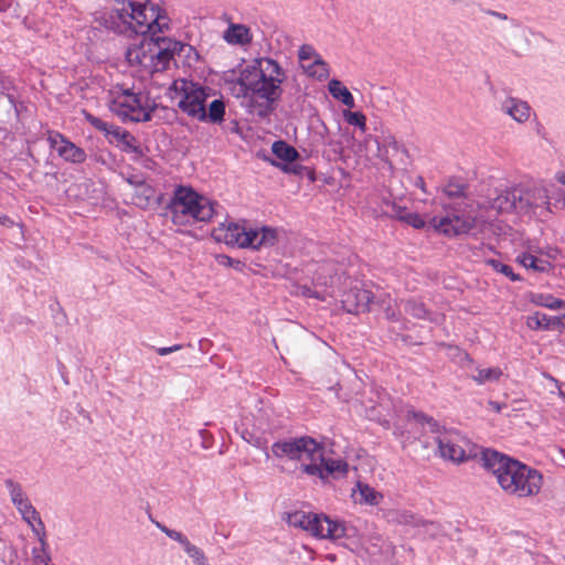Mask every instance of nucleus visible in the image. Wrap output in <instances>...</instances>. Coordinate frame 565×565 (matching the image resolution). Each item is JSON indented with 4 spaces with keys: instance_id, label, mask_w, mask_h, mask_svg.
I'll return each instance as SVG.
<instances>
[{
    "instance_id": "12",
    "label": "nucleus",
    "mask_w": 565,
    "mask_h": 565,
    "mask_svg": "<svg viewBox=\"0 0 565 565\" xmlns=\"http://www.w3.org/2000/svg\"><path fill=\"white\" fill-rule=\"evenodd\" d=\"M321 459L310 460L301 466V472L318 477L320 480L326 481L329 477L334 479L342 478L348 473L349 465L342 459L326 458L324 447L320 444Z\"/></svg>"
},
{
    "instance_id": "62",
    "label": "nucleus",
    "mask_w": 565,
    "mask_h": 565,
    "mask_svg": "<svg viewBox=\"0 0 565 565\" xmlns=\"http://www.w3.org/2000/svg\"><path fill=\"white\" fill-rule=\"evenodd\" d=\"M375 143H376L377 151H380V145H379V142L376 140H375Z\"/></svg>"
},
{
    "instance_id": "13",
    "label": "nucleus",
    "mask_w": 565,
    "mask_h": 565,
    "mask_svg": "<svg viewBox=\"0 0 565 565\" xmlns=\"http://www.w3.org/2000/svg\"><path fill=\"white\" fill-rule=\"evenodd\" d=\"M438 449L444 458L450 459L455 462H462L467 459L466 450L462 444L466 440L459 433L454 430H444L443 434L436 438Z\"/></svg>"
},
{
    "instance_id": "27",
    "label": "nucleus",
    "mask_w": 565,
    "mask_h": 565,
    "mask_svg": "<svg viewBox=\"0 0 565 565\" xmlns=\"http://www.w3.org/2000/svg\"><path fill=\"white\" fill-rule=\"evenodd\" d=\"M516 262L524 266L526 269H532L535 273H546L551 268V263L535 257L532 254L523 253L516 257Z\"/></svg>"
},
{
    "instance_id": "1",
    "label": "nucleus",
    "mask_w": 565,
    "mask_h": 565,
    "mask_svg": "<svg viewBox=\"0 0 565 565\" xmlns=\"http://www.w3.org/2000/svg\"><path fill=\"white\" fill-rule=\"evenodd\" d=\"M168 29V19L157 12L154 6L147 7L135 1L132 31L137 34L149 35L140 45L127 50V60L130 65L140 66L150 73L166 71L175 56L196 52L193 46L169 38L159 36L158 33Z\"/></svg>"
},
{
    "instance_id": "46",
    "label": "nucleus",
    "mask_w": 565,
    "mask_h": 565,
    "mask_svg": "<svg viewBox=\"0 0 565 565\" xmlns=\"http://www.w3.org/2000/svg\"><path fill=\"white\" fill-rule=\"evenodd\" d=\"M300 292H301L302 296L308 297V298H316V299H319V300H324V295H322L321 292L312 289L309 286H301L300 287Z\"/></svg>"
},
{
    "instance_id": "35",
    "label": "nucleus",
    "mask_w": 565,
    "mask_h": 565,
    "mask_svg": "<svg viewBox=\"0 0 565 565\" xmlns=\"http://www.w3.org/2000/svg\"><path fill=\"white\" fill-rule=\"evenodd\" d=\"M486 264L489 265L490 267H492V269H494L495 271L501 273L502 275L508 277L511 281H521L522 280V277L520 275L514 274L511 266L505 265L498 259H493V258L486 259Z\"/></svg>"
},
{
    "instance_id": "11",
    "label": "nucleus",
    "mask_w": 565,
    "mask_h": 565,
    "mask_svg": "<svg viewBox=\"0 0 565 565\" xmlns=\"http://www.w3.org/2000/svg\"><path fill=\"white\" fill-rule=\"evenodd\" d=\"M85 119L95 129L102 131L110 143H116V146L120 147L122 151L136 153L138 156L142 154L140 147L136 145V138L128 130L121 129L119 126L108 124L89 113H85Z\"/></svg>"
},
{
    "instance_id": "6",
    "label": "nucleus",
    "mask_w": 565,
    "mask_h": 565,
    "mask_svg": "<svg viewBox=\"0 0 565 565\" xmlns=\"http://www.w3.org/2000/svg\"><path fill=\"white\" fill-rule=\"evenodd\" d=\"M285 520L290 526L305 530L319 539L338 540L348 536V529L344 523L332 521L326 515L295 511L286 513Z\"/></svg>"
},
{
    "instance_id": "8",
    "label": "nucleus",
    "mask_w": 565,
    "mask_h": 565,
    "mask_svg": "<svg viewBox=\"0 0 565 565\" xmlns=\"http://www.w3.org/2000/svg\"><path fill=\"white\" fill-rule=\"evenodd\" d=\"M468 204L455 203L450 206L452 213H448L443 217H431L428 227L441 233L448 237L466 234L475 227V217L470 215H461Z\"/></svg>"
},
{
    "instance_id": "21",
    "label": "nucleus",
    "mask_w": 565,
    "mask_h": 565,
    "mask_svg": "<svg viewBox=\"0 0 565 565\" xmlns=\"http://www.w3.org/2000/svg\"><path fill=\"white\" fill-rule=\"evenodd\" d=\"M408 207L404 204V200L392 199L391 196H385L381 202V212L382 214L402 221L405 218V214Z\"/></svg>"
},
{
    "instance_id": "7",
    "label": "nucleus",
    "mask_w": 565,
    "mask_h": 565,
    "mask_svg": "<svg viewBox=\"0 0 565 565\" xmlns=\"http://www.w3.org/2000/svg\"><path fill=\"white\" fill-rule=\"evenodd\" d=\"M271 451L277 458L287 457L298 461L300 470L301 466L310 460L321 459L320 444L309 436L276 441L271 446Z\"/></svg>"
},
{
    "instance_id": "26",
    "label": "nucleus",
    "mask_w": 565,
    "mask_h": 565,
    "mask_svg": "<svg viewBox=\"0 0 565 565\" xmlns=\"http://www.w3.org/2000/svg\"><path fill=\"white\" fill-rule=\"evenodd\" d=\"M328 88L332 97L339 99L347 107L353 108L355 106L352 94L339 79H331Z\"/></svg>"
},
{
    "instance_id": "45",
    "label": "nucleus",
    "mask_w": 565,
    "mask_h": 565,
    "mask_svg": "<svg viewBox=\"0 0 565 565\" xmlns=\"http://www.w3.org/2000/svg\"><path fill=\"white\" fill-rule=\"evenodd\" d=\"M67 140L68 139H66L62 134H60L57 131L49 132L47 141H49L51 148H53L55 150L60 145H64V142H66Z\"/></svg>"
},
{
    "instance_id": "10",
    "label": "nucleus",
    "mask_w": 565,
    "mask_h": 565,
    "mask_svg": "<svg viewBox=\"0 0 565 565\" xmlns=\"http://www.w3.org/2000/svg\"><path fill=\"white\" fill-rule=\"evenodd\" d=\"M180 90L182 94L178 107L181 111L193 119L205 121V104L210 96L206 88L193 82L182 81Z\"/></svg>"
},
{
    "instance_id": "37",
    "label": "nucleus",
    "mask_w": 565,
    "mask_h": 565,
    "mask_svg": "<svg viewBox=\"0 0 565 565\" xmlns=\"http://www.w3.org/2000/svg\"><path fill=\"white\" fill-rule=\"evenodd\" d=\"M156 525L168 537H170L171 540H173V541L178 542L179 544H181L183 550H185L191 544L189 539L183 533H181L179 531H175V530H172V529H169L168 526H166V525H163L161 523H156Z\"/></svg>"
},
{
    "instance_id": "50",
    "label": "nucleus",
    "mask_w": 565,
    "mask_h": 565,
    "mask_svg": "<svg viewBox=\"0 0 565 565\" xmlns=\"http://www.w3.org/2000/svg\"><path fill=\"white\" fill-rule=\"evenodd\" d=\"M483 12L487 14V15H490V17H493V18H497L501 21H507L509 20V17L505 14V13H502V12H499V11H495V10H491V9H487V10H483Z\"/></svg>"
},
{
    "instance_id": "44",
    "label": "nucleus",
    "mask_w": 565,
    "mask_h": 565,
    "mask_svg": "<svg viewBox=\"0 0 565 565\" xmlns=\"http://www.w3.org/2000/svg\"><path fill=\"white\" fill-rule=\"evenodd\" d=\"M216 259H217L220 265H224V266H228V267H234L237 270H241L242 267H243V263L241 260L233 259V258H231L230 256H226V255H218L216 257Z\"/></svg>"
},
{
    "instance_id": "49",
    "label": "nucleus",
    "mask_w": 565,
    "mask_h": 565,
    "mask_svg": "<svg viewBox=\"0 0 565 565\" xmlns=\"http://www.w3.org/2000/svg\"><path fill=\"white\" fill-rule=\"evenodd\" d=\"M426 426L429 428L431 433H436L438 435L443 434L440 430V425L433 417L427 419Z\"/></svg>"
},
{
    "instance_id": "25",
    "label": "nucleus",
    "mask_w": 565,
    "mask_h": 565,
    "mask_svg": "<svg viewBox=\"0 0 565 565\" xmlns=\"http://www.w3.org/2000/svg\"><path fill=\"white\" fill-rule=\"evenodd\" d=\"M467 184L459 182L457 180H449L447 184L444 186L443 192L454 201V203L449 204V207L454 205L455 203H463L467 199Z\"/></svg>"
},
{
    "instance_id": "55",
    "label": "nucleus",
    "mask_w": 565,
    "mask_h": 565,
    "mask_svg": "<svg viewBox=\"0 0 565 565\" xmlns=\"http://www.w3.org/2000/svg\"><path fill=\"white\" fill-rule=\"evenodd\" d=\"M14 3V0H0V11H8Z\"/></svg>"
},
{
    "instance_id": "43",
    "label": "nucleus",
    "mask_w": 565,
    "mask_h": 565,
    "mask_svg": "<svg viewBox=\"0 0 565 565\" xmlns=\"http://www.w3.org/2000/svg\"><path fill=\"white\" fill-rule=\"evenodd\" d=\"M242 437L250 445L259 449H266V440L263 437L255 436L249 431H244Z\"/></svg>"
},
{
    "instance_id": "58",
    "label": "nucleus",
    "mask_w": 565,
    "mask_h": 565,
    "mask_svg": "<svg viewBox=\"0 0 565 565\" xmlns=\"http://www.w3.org/2000/svg\"><path fill=\"white\" fill-rule=\"evenodd\" d=\"M449 6H459L466 3L467 0H445Z\"/></svg>"
},
{
    "instance_id": "30",
    "label": "nucleus",
    "mask_w": 565,
    "mask_h": 565,
    "mask_svg": "<svg viewBox=\"0 0 565 565\" xmlns=\"http://www.w3.org/2000/svg\"><path fill=\"white\" fill-rule=\"evenodd\" d=\"M26 524L31 527L33 534L38 537L40 542L41 551L44 553V561L51 562V555L47 551L49 545L46 542L45 526L41 516L39 515V519H32L31 523Z\"/></svg>"
},
{
    "instance_id": "59",
    "label": "nucleus",
    "mask_w": 565,
    "mask_h": 565,
    "mask_svg": "<svg viewBox=\"0 0 565 565\" xmlns=\"http://www.w3.org/2000/svg\"><path fill=\"white\" fill-rule=\"evenodd\" d=\"M558 182H561L562 184L565 185V173H562L559 177H558Z\"/></svg>"
},
{
    "instance_id": "3",
    "label": "nucleus",
    "mask_w": 565,
    "mask_h": 565,
    "mask_svg": "<svg viewBox=\"0 0 565 565\" xmlns=\"http://www.w3.org/2000/svg\"><path fill=\"white\" fill-rule=\"evenodd\" d=\"M482 461L508 495L521 499L540 493L543 475L539 470L495 450L483 451Z\"/></svg>"
},
{
    "instance_id": "34",
    "label": "nucleus",
    "mask_w": 565,
    "mask_h": 565,
    "mask_svg": "<svg viewBox=\"0 0 565 565\" xmlns=\"http://www.w3.org/2000/svg\"><path fill=\"white\" fill-rule=\"evenodd\" d=\"M225 104L222 99H214L205 108V121L211 124H221L224 120Z\"/></svg>"
},
{
    "instance_id": "29",
    "label": "nucleus",
    "mask_w": 565,
    "mask_h": 565,
    "mask_svg": "<svg viewBox=\"0 0 565 565\" xmlns=\"http://www.w3.org/2000/svg\"><path fill=\"white\" fill-rule=\"evenodd\" d=\"M403 310L405 313L409 315L416 319H427L429 321H434L431 313L426 309L425 305L415 299H408L402 301Z\"/></svg>"
},
{
    "instance_id": "32",
    "label": "nucleus",
    "mask_w": 565,
    "mask_h": 565,
    "mask_svg": "<svg viewBox=\"0 0 565 565\" xmlns=\"http://www.w3.org/2000/svg\"><path fill=\"white\" fill-rule=\"evenodd\" d=\"M305 72L319 81L327 79L329 76V65L322 57L315 60L308 64H302Z\"/></svg>"
},
{
    "instance_id": "63",
    "label": "nucleus",
    "mask_w": 565,
    "mask_h": 565,
    "mask_svg": "<svg viewBox=\"0 0 565 565\" xmlns=\"http://www.w3.org/2000/svg\"><path fill=\"white\" fill-rule=\"evenodd\" d=\"M563 318H564V320H565V313L563 315Z\"/></svg>"
},
{
    "instance_id": "14",
    "label": "nucleus",
    "mask_w": 565,
    "mask_h": 565,
    "mask_svg": "<svg viewBox=\"0 0 565 565\" xmlns=\"http://www.w3.org/2000/svg\"><path fill=\"white\" fill-rule=\"evenodd\" d=\"M4 484L9 491L11 502L21 514L22 520L25 523H31L32 519H39L40 513L30 502L21 484L12 479H7Z\"/></svg>"
},
{
    "instance_id": "31",
    "label": "nucleus",
    "mask_w": 565,
    "mask_h": 565,
    "mask_svg": "<svg viewBox=\"0 0 565 565\" xmlns=\"http://www.w3.org/2000/svg\"><path fill=\"white\" fill-rule=\"evenodd\" d=\"M359 498L356 501L370 505H377L383 495L366 483L358 482Z\"/></svg>"
},
{
    "instance_id": "28",
    "label": "nucleus",
    "mask_w": 565,
    "mask_h": 565,
    "mask_svg": "<svg viewBox=\"0 0 565 565\" xmlns=\"http://www.w3.org/2000/svg\"><path fill=\"white\" fill-rule=\"evenodd\" d=\"M273 153L285 163L295 162L299 158V152L286 141L278 140L271 146Z\"/></svg>"
},
{
    "instance_id": "47",
    "label": "nucleus",
    "mask_w": 565,
    "mask_h": 565,
    "mask_svg": "<svg viewBox=\"0 0 565 565\" xmlns=\"http://www.w3.org/2000/svg\"><path fill=\"white\" fill-rule=\"evenodd\" d=\"M280 168L284 172L292 173V174H300L303 169L302 166L295 163V162L285 163L282 166H280Z\"/></svg>"
},
{
    "instance_id": "57",
    "label": "nucleus",
    "mask_w": 565,
    "mask_h": 565,
    "mask_svg": "<svg viewBox=\"0 0 565 565\" xmlns=\"http://www.w3.org/2000/svg\"><path fill=\"white\" fill-rule=\"evenodd\" d=\"M385 316L388 320H397L395 311L390 306L385 308Z\"/></svg>"
},
{
    "instance_id": "39",
    "label": "nucleus",
    "mask_w": 565,
    "mask_h": 565,
    "mask_svg": "<svg viewBox=\"0 0 565 565\" xmlns=\"http://www.w3.org/2000/svg\"><path fill=\"white\" fill-rule=\"evenodd\" d=\"M321 56L316 52V50L308 44H303L300 46L298 51V58L302 64H308L310 62H313L315 60L320 58Z\"/></svg>"
},
{
    "instance_id": "40",
    "label": "nucleus",
    "mask_w": 565,
    "mask_h": 565,
    "mask_svg": "<svg viewBox=\"0 0 565 565\" xmlns=\"http://www.w3.org/2000/svg\"><path fill=\"white\" fill-rule=\"evenodd\" d=\"M13 89V82L0 71V95H4L11 106H14V96L10 93Z\"/></svg>"
},
{
    "instance_id": "38",
    "label": "nucleus",
    "mask_w": 565,
    "mask_h": 565,
    "mask_svg": "<svg viewBox=\"0 0 565 565\" xmlns=\"http://www.w3.org/2000/svg\"><path fill=\"white\" fill-rule=\"evenodd\" d=\"M184 552L192 558L195 565H210L204 552L194 544H190Z\"/></svg>"
},
{
    "instance_id": "4",
    "label": "nucleus",
    "mask_w": 565,
    "mask_h": 565,
    "mask_svg": "<svg viewBox=\"0 0 565 565\" xmlns=\"http://www.w3.org/2000/svg\"><path fill=\"white\" fill-rule=\"evenodd\" d=\"M218 204L192 188L179 185L167 209L171 212L172 222L177 225H192L209 222L216 214Z\"/></svg>"
},
{
    "instance_id": "18",
    "label": "nucleus",
    "mask_w": 565,
    "mask_h": 565,
    "mask_svg": "<svg viewBox=\"0 0 565 565\" xmlns=\"http://www.w3.org/2000/svg\"><path fill=\"white\" fill-rule=\"evenodd\" d=\"M135 12V1L132 0H116L114 7L109 11V19L113 23L120 21L127 24L132 30Z\"/></svg>"
},
{
    "instance_id": "2",
    "label": "nucleus",
    "mask_w": 565,
    "mask_h": 565,
    "mask_svg": "<svg viewBox=\"0 0 565 565\" xmlns=\"http://www.w3.org/2000/svg\"><path fill=\"white\" fill-rule=\"evenodd\" d=\"M285 79L284 68L269 57L256 58L243 68L237 83L247 98L249 111L260 118L268 117L280 99Z\"/></svg>"
},
{
    "instance_id": "19",
    "label": "nucleus",
    "mask_w": 565,
    "mask_h": 565,
    "mask_svg": "<svg viewBox=\"0 0 565 565\" xmlns=\"http://www.w3.org/2000/svg\"><path fill=\"white\" fill-rule=\"evenodd\" d=\"M562 317H552L542 312H535L527 317L526 324L532 330H562L564 327Z\"/></svg>"
},
{
    "instance_id": "61",
    "label": "nucleus",
    "mask_w": 565,
    "mask_h": 565,
    "mask_svg": "<svg viewBox=\"0 0 565 565\" xmlns=\"http://www.w3.org/2000/svg\"><path fill=\"white\" fill-rule=\"evenodd\" d=\"M419 186H420L422 189H424V180H423V178H419Z\"/></svg>"
},
{
    "instance_id": "54",
    "label": "nucleus",
    "mask_w": 565,
    "mask_h": 565,
    "mask_svg": "<svg viewBox=\"0 0 565 565\" xmlns=\"http://www.w3.org/2000/svg\"><path fill=\"white\" fill-rule=\"evenodd\" d=\"M437 527L434 526H423L425 529V533L430 537H435L439 533V525L435 523Z\"/></svg>"
},
{
    "instance_id": "56",
    "label": "nucleus",
    "mask_w": 565,
    "mask_h": 565,
    "mask_svg": "<svg viewBox=\"0 0 565 565\" xmlns=\"http://www.w3.org/2000/svg\"><path fill=\"white\" fill-rule=\"evenodd\" d=\"M0 224L6 226H12L13 221L9 216L2 214L0 215Z\"/></svg>"
},
{
    "instance_id": "9",
    "label": "nucleus",
    "mask_w": 565,
    "mask_h": 565,
    "mask_svg": "<svg viewBox=\"0 0 565 565\" xmlns=\"http://www.w3.org/2000/svg\"><path fill=\"white\" fill-rule=\"evenodd\" d=\"M111 110L124 121L145 122L151 120L153 109L143 103V97L140 94L125 90L114 99Z\"/></svg>"
},
{
    "instance_id": "41",
    "label": "nucleus",
    "mask_w": 565,
    "mask_h": 565,
    "mask_svg": "<svg viewBox=\"0 0 565 565\" xmlns=\"http://www.w3.org/2000/svg\"><path fill=\"white\" fill-rule=\"evenodd\" d=\"M344 117L350 125L359 127L362 131L365 130L366 118L362 113L347 111V113H344Z\"/></svg>"
},
{
    "instance_id": "36",
    "label": "nucleus",
    "mask_w": 565,
    "mask_h": 565,
    "mask_svg": "<svg viewBox=\"0 0 565 565\" xmlns=\"http://www.w3.org/2000/svg\"><path fill=\"white\" fill-rule=\"evenodd\" d=\"M532 302L552 310L559 309V299L550 294H535L532 296Z\"/></svg>"
},
{
    "instance_id": "16",
    "label": "nucleus",
    "mask_w": 565,
    "mask_h": 565,
    "mask_svg": "<svg viewBox=\"0 0 565 565\" xmlns=\"http://www.w3.org/2000/svg\"><path fill=\"white\" fill-rule=\"evenodd\" d=\"M500 109L519 124L526 122L532 110L527 102L512 96H507L501 102Z\"/></svg>"
},
{
    "instance_id": "17",
    "label": "nucleus",
    "mask_w": 565,
    "mask_h": 565,
    "mask_svg": "<svg viewBox=\"0 0 565 565\" xmlns=\"http://www.w3.org/2000/svg\"><path fill=\"white\" fill-rule=\"evenodd\" d=\"M515 210L521 212H526L532 207L539 206L540 200L542 201V204L546 206L550 205L548 196L546 195L545 190L523 191L521 189L515 188Z\"/></svg>"
},
{
    "instance_id": "52",
    "label": "nucleus",
    "mask_w": 565,
    "mask_h": 565,
    "mask_svg": "<svg viewBox=\"0 0 565 565\" xmlns=\"http://www.w3.org/2000/svg\"><path fill=\"white\" fill-rule=\"evenodd\" d=\"M33 557L36 563H43L44 565H49L50 562L44 561V553L40 550H33Z\"/></svg>"
},
{
    "instance_id": "5",
    "label": "nucleus",
    "mask_w": 565,
    "mask_h": 565,
    "mask_svg": "<svg viewBox=\"0 0 565 565\" xmlns=\"http://www.w3.org/2000/svg\"><path fill=\"white\" fill-rule=\"evenodd\" d=\"M217 239H223L227 245H236L241 248L262 249L269 248L277 244L278 233L276 230L263 226L262 228H247L237 223L224 224L217 230Z\"/></svg>"
},
{
    "instance_id": "42",
    "label": "nucleus",
    "mask_w": 565,
    "mask_h": 565,
    "mask_svg": "<svg viewBox=\"0 0 565 565\" xmlns=\"http://www.w3.org/2000/svg\"><path fill=\"white\" fill-rule=\"evenodd\" d=\"M401 222H404L407 225L413 226L414 228H423L426 225V222L423 220V217L419 214L413 213L409 210H407V212L405 214V218H402Z\"/></svg>"
},
{
    "instance_id": "20",
    "label": "nucleus",
    "mask_w": 565,
    "mask_h": 565,
    "mask_svg": "<svg viewBox=\"0 0 565 565\" xmlns=\"http://www.w3.org/2000/svg\"><path fill=\"white\" fill-rule=\"evenodd\" d=\"M386 516H387L388 521L397 523V524L411 525L414 527H419V526L437 527L435 525V522L425 521L406 510H390L387 512Z\"/></svg>"
},
{
    "instance_id": "60",
    "label": "nucleus",
    "mask_w": 565,
    "mask_h": 565,
    "mask_svg": "<svg viewBox=\"0 0 565 565\" xmlns=\"http://www.w3.org/2000/svg\"><path fill=\"white\" fill-rule=\"evenodd\" d=\"M564 308L565 309V301L559 299V309Z\"/></svg>"
},
{
    "instance_id": "53",
    "label": "nucleus",
    "mask_w": 565,
    "mask_h": 565,
    "mask_svg": "<svg viewBox=\"0 0 565 565\" xmlns=\"http://www.w3.org/2000/svg\"><path fill=\"white\" fill-rule=\"evenodd\" d=\"M488 405L491 409H493L495 413H500L503 408L507 407L505 404L503 403H499V402H495V401H489L488 402Z\"/></svg>"
},
{
    "instance_id": "51",
    "label": "nucleus",
    "mask_w": 565,
    "mask_h": 565,
    "mask_svg": "<svg viewBox=\"0 0 565 565\" xmlns=\"http://www.w3.org/2000/svg\"><path fill=\"white\" fill-rule=\"evenodd\" d=\"M409 415H412V416H413V418H414L415 420H417L418 423H420L422 425H426L427 419H429V418H430V416H427V415H425L424 413H420V412H414V411H413V412H409Z\"/></svg>"
},
{
    "instance_id": "48",
    "label": "nucleus",
    "mask_w": 565,
    "mask_h": 565,
    "mask_svg": "<svg viewBox=\"0 0 565 565\" xmlns=\"http://www.w3.org/2000/svg\"><path fill=\"white\" fill-rule=\"evenodd\" d=\"M182 349V345L181 344H175V345H172V347H162V348H158L157 349V352L159 355H168L170 353H173V352H177L179 350Z\"/></svg>"
},
{
    "instance_id": "23",
    "label": "nucleus",
    "mask_w": 565,
    "mask_h": 565,
    "mask_svg": "<svg viewBox=\"0 0 565 565\" xmlns=\"http://www.w3.org/2000/svg\"><path fill=\"white\" fill-rule=\"evenodd\" d=\"M224 40L230 44L244 45L252 41L249 29L244 24H231L224 33Z\"/></svg>"
},
{
    "instance_id": "24",
    "label": "nucleus",
    "mask_w": 565,
    "mask_h": 565,
    "mask_svg": "<svg viewBox=\"0 0 565 565\" xmlns=\"http://www.w3.org/2000/svg\"><path fill=\"white\" fill-rule=\"evenodd\" d=\"M515 188L507 189L498 194L491 202V207L498 212H510L515 210Z\"/></svg>"
},
{
    "instance_id": "22",
    "label": "nucleus",
    "mask_w": 565,
    "mask_h": 565,
    "mask_svg": "<svg viewBox=\"0 0 565 565\" xmlns=\"http://www.w3.org/2000/svg\"><path fill=\"white\" fill-rule=\"evenodd\" d=\"M56 151L62 159L72 163H83L87 158L85 150L70 140L60 145Z\"/></svg>"
},
{
    "instance_id": "15",
    "label": "nucleus",
    "mask_w": 565,
    "mask_h": 565,
    "mask_svg": "<svg viewBox=\"0 0 565 565\" xmlns=\"http://www.w3.org/2000/svg\"><path fill=\"white\" fill-rule=\"evenodd\" d=\"M372 300L373 295L370 290L354 287L343 294L341 303L347 312L356 315L369 310Z\"/></svg>"
},
{
    "instance_id": "33",
    "label": "nucleus",
    "mask_w": 565,
    "mask_h": 565,
    "mask_svg": "<svg viewBox=\"0 0 565 565\" xmlns=\"http://www.w3.org/2000/svg\"><path fill=\"white\" fill-rule=\"evenodd\" d=\"M502 375V371L500 367H488V369H479L476 367L475 373L470 375V377L477 382L478 384H486L488 382H495Z\"/></svg>"
}]
</instances>
